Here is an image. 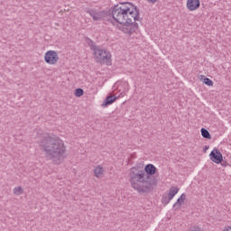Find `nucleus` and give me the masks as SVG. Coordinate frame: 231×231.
Segmentation results:
<instances>
[{"mask_svg": "<svg viewBox=\"0 0 231 231\" xmlns=\"http://www.w3.org/2000/svg\"><path fill=\"white\" fill-rule=\"evenodd\" d=\"M111 15L117 24L125 26L122 32L127 35H132L138 30V21L140 13L136 5L131 3H122L111 8Z\"/></svg>", "mask_w": 231, "mask_h": 231, "instance_id": "f257e3e1", "label": "nucleus"}, {"mask_svg": "<svg viewBox=\"0 0 231 231\" xmlns=\"http://www.w3.org/2000/svg\"><path fill=\"white\" fill-rule=\"evenodd\" d=\"M40 149L54 165H60L66 160V143L59 136L48 135L43 138Z\"/></svg>", "mask_w": 231, "mask_h": 231, "instance_id": "f03ea898", "label": "nucleus"}, {"mask_svg": "<svg viewBox=\"0 0 231 231\" xmlns=\"http://www.w3.org/2000/svg\"><path fill=\"white\" fill-rule=\"evenodd\" d=\"M149 177L140 171V168H132L130 171V182L135 190L138 192H149L152 189Z\"/></svg>", "mask_w": 231, "mask_h": 231, "instance_id": "7ed1b4c3", "label": "nucleus"}, {"mask_svg": "<svg viewBox=\"0 0 231 231\" xmlns=\"http://www.w3.org/2000/svg\"><path fill=\"white\" fill-rule=\"evenodd\" d=\"M94 59L98 64H105L106 66H111L113 60H111V52L102 50L95 49L94 50Z\"/></svg>", "mask_w": 231, "mask_h": 231, "instance_id": "20e7f679", "label": "nucleus"}, {"mask_svg": "<svg viewBox=\"0 0 231 231\" xmlns=\"http://www.w3.org/2000/svg\"><path fill=\"white\" fill-rule=\"evenodd\" d=\"M44 62L49 64V66H55L59 62V52L57 51H47L44 53Z\"/></svg>", "mask_w": 231, "mask_h": 231, "instance_id": "39448f33", "label": "nucleus"}, {"mask_svg": "<svg viewBox=\"0 0 231 231\" xmlns=\"http://www.w3.org/2000/svg\"><path fill=\"white\" fill-rule=\"evenodd\" d=\"M209 159L213 163L219 164L223 162V153L217 148H214L209 153Z\"/></svg>", "mask_w": 231, "mask_h": 231, "instance_id": "423d86ee", "label": "nucleus"}, {"mask_svg": "<svg viewBox=\"0 0 231 231\" xmlns=\"http://www.w3.org/2000/svg\"><path fill=\"white\" fill-rule=\"evenodd\" d=\"M186 8L188 12H197L201 8V0H187Z\"/></svg>", "mask_w": 231, "mask_h": 231, "instance_id": "0eeeda50", "label": "nucleus"}, {"mask_svg": "<svg viewBox=\"0 0 231 231\" xmlns=\"http://www.w3.org/2000/svg\"><path fill=\"white\" fill-rule=\"evenodd\" d=\"M88 14L92 16L93 21H100L104 17V12H97L95 9H89Z\"/></svg>", "mask_w": 231, "mask_h": 231, "instance_id": "6e6552de", "label": "nucleus"}, {"mask_svg": "<svg viewBox=\"0 0 231 231\" xmlns=\"http://www.w3.org/2000/svg\"><path fill=\"white\" fill-rule=\"evenodd\" d=\"M95 178H97V180H100L104 176V172L106 171L104 170V167L102 165H97L93 170Z\"/></svg>", "mask_w": 231, "mask_h": 231, "instance_id": "1a4fd4ad", "label": "nucleus"}, {"mask_svg": "<svg viewBox=\"0 0 231 231\" xmlns=\"http://www.w3.org/2000/svg\"><path fill=\"white\" fill-rule=\"evenodd\" d=\"M178 192H180V189L178 187H171L168 192V196H167L168 201H171V199H173L174 196H176Z\"/></svg>", "mask_w": 231, "mask_h": 231, "instance_id": "9d476101", "label": "nucleus"}, {"mask_svg": "<svg viewBox=\"0 0 231 231\" xmlns=\"http://www.w3.org/2000/svg\"><path fill=\"white\" fill-rule=\"evenodd\" d=\"M144 171L146 174H149L150 176H153V174H156V166L152 164H147L144 167Z\"/></svg>", "mask_w": 231, "mask_h": 231, "instance_id": "9b49d317", "label": "nucleus"}, {"mask_svg": "<svg viewBox=\"0 0 231 231\" xmlns=\"http://www.w3.org/2000/svg\"><path fill=\"white\" fill-rule=\"evenodd\" d=\"M116 101V97L115 96H108L104 103L102 104L103 107H107L108 106H111V104H114Z\"/></svg>", "mask_w": 231, "mask_h": 231, "instance_id": "f8f14e48", "label": "nucleus"}, {"mask_svg": "<svg viewBox=\"0 0 231 231\" xmlns=\"http://www.w3.org/2000/svg\"><path fill=\"white\" fill-rule=\"evenodd\" d=\"M199 80H201V82H203V84H205L206 86H209V87L214 86V81H212V79L207 78L204 75H201L199 77Z\"/></svg>", "mask_w": 231, "mask_h": 231, "instance_id": "ddd939ff", "label": "nucleus"}, {"mask_svg": "<svg viewBox=\"0 0 231 231\" xmlns=\"http://www.w3.org/2000/svg\"><path fill=\"white\" fill-rule=\"evenodd\" d=\"M186 196L185 193H182L180 197L177 199L176 203L174 204V207H181L183 203H185Z\"/></svg>", "mask_w": 231, "mask_h": 231, "instance_id": "4468645a", "label": "nucleus"}, {"mask_svg": "<svg viewBox=\"0 0 231 231\" xmlns=\"http://www.w3.org/2000/svg\"><path fill=\"white\" fill-rule=\"evenodd\" d=\"M200 133H201V136H203V138H206L207 140H210L212 138L208 130L205 128H201Z\"/></svg>", "mask_w": 231, "mask_h": 231, "instance_id": "2eb2a0df", "label": "nucleus"}, {"mask_svg": "<svg viewBox=\"0 0 231 231\" xmlns=\"http://www.w3.org/2000/svg\"><path fill=\"white\" fill-rule=\"evenodd\" d=\"M13 192L15 196H21V194L24 193V189L21 186H17L13 189Z\"/></svg>", "mask_w": 231, "mask_h": 231, "instance_id": "dca6fc26", "label": "nucleus"}, {"mask_svg": "<svg viewBox=\"0 0 231 231\" xmlns=\"http://www.w3.org/2000/svg\"><path fill=\"white\" fill-rule=\"evenodd\" d=\"M75 97H80L84 95V90L82 88H77L74 92Z\"/></svg>", "mask_w": 231, "mask_h": 231, "instance_id": "f3484780", "label": "nucleus"}, {"mask_svg": "<svg viewBox=\"0 0 231 231\" xmlns=\"http://www.w3.org/2000/svg\"><path fill=\"white\" fill-rule=\"evenodd\" d=\"M189 231H205V230H203V227L199 226H193L189 229Z\"/></svg>", "mask_w": 231, "mask_h": 231, "instance_id": "a211bd4d", "label": "nucleus"}, {"mask_svg": "<svg viewBox=\"0 0 231 231\" xmlns=\"http://www.w3.org/2000/svg\"><path fill=\"white\" fill-rule=\"evenodd\" d=\"M222 231H231V226H226Z\"/></svg>", "mask_w": 231, "mask_h": 231, "instance_id": "6ab92c4d", "label": "nucleus"}, {"mask_svg": "<svg viewBox=\"0 0 231 231\" xmlns=\"http://www.w3.org/2000/svg\"><path fill=\"white\" fill-rule=\"evenodd\" d=\"M208 149V146H206V150Z\"/></svg>", "mask_w": 231, "mask_h": 231, "instance_id": "aec40b11", "label": "nucleus"}]
</instances>
